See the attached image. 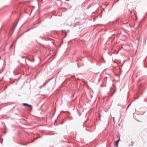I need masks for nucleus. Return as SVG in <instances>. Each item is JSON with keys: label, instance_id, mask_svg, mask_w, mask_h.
Masks as SVG:
<instances>
[{"label": "nucleus", "instance_id": "6", "mask_svg": "<svg viewBox=\"0 0 147 147\" xmlns=\"http://www.w3.org/2000/svg\"><path fill=\"white\" fill-rule=\"evenodd\" d=\"M113 120H114V117H113Z\"/></svg>", "mask_w": 147, "mask_h": 147}, {"label": "nucleus", "instance_id": "4", "mask_svg": "<svg viewBox=\"0 0 147 147\" xmlns=\"http://www.w3.org/2000/svg\"><path fill=\"white\" fill-rule=\"evenodd\" d=\"M27 144H22V145H26Z\"/></svg>", "mask_w": 147, "mask_h": 147}, {"label": "nucleus", "instance_id": "5", "mask_svg": "<svg viewBox=\"0 0 147 147\" xmlns=\"http://www.w3.org/2000/svg\"><path fill=\"white\" fill-rule=\"evenodd\" d=\"M33 142V141H32L31 142H29L28 143H30V142Z\"/></svg>", "mask_w": 147, "mask_h": 147}, {"label": "nucleus", "instance_id": "1", "mask_svg": "<svg viewBox=\"0 0 147 147\" xmlns=\"http://www.w3.org/2000/svg\"><path fill=\"white\" fill-rule=\"evenodd\" d=\"M23 105L27 106H28L29 108H30L31 110H32V106L30 105H29L27 103H24L23 104Z\"/></svg>", "mask_w": 147, "mask_h": 147}, {"label": "nucleus", "instance_id": "3", "mask_svg": "<svg viewBox=\"0 0 147 147\" xmlns=\"http://www.w3.org/2000/svg\"><path fill=\"white\" fill-rule=\"evenodd\" d=\"M14 43H13V44L11 45V47H10L11 48V47H13V45H14Z\"/></svg>", "mask_w": 147, "mask_h": 147}, {"label": "nucleus", "instance_id": "2", "mask_svg": "<svg viewBox=\"0 0 147 147\" xmlns=\"http://www.w3.org/2000/svg\"><path fill=\"white\" fill-rule=\"evenodd\" d=\"M119 141L120 139H119L118 140H117L116 142L115 146L117 147L118 146V144Z\"/></svg>", "mask_w": 147, "mask_h": 147}]
</instances>
